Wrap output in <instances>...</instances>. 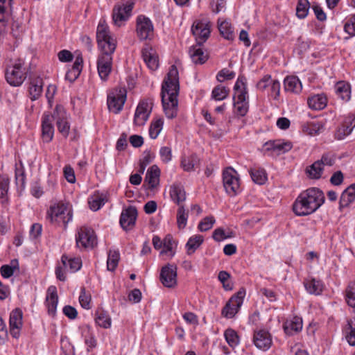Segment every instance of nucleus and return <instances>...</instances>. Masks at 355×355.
<instances>
[{"label":"nucleus","mask_w":355,"mask_h":355,"mask_svg":"<svg viewBox=\"0 0 355 355\" xmlns=\"http://www.w3.org/2000/svg\"><path fill=\"white\" fill-rule=\"evenodd\" d=\"M96 41L100 53L97 59V69L101 80H106L112 69V55L116 50V40L112 35L107 24H98Z\"/></svg>","instance_id":"f257e3e1"},{"label":"nucleus","mask_w":355,"mask_h":355,"mask_svg":"<svg viewBox=\"0 0 355 355\" xmlns=\"http://www.w3.org/2000/svg\"><path fill=\"white\" fill-rule=\"evenodd\" d=\"M179 89L178 71L175 65H172L162 83L161 92L163 108L168 119L177 116Z\"/></svg>","instance_id":"f03ea898"},{"label":"nucleus","mask_w":355,"mask_h":355,"mask_svg":"<svg viewBox=\"0 0 355 355\" xmlns=\"http://www.w3.org/2000/svg\"><path fill=\"white\" fill-rule=\"evenodd\" d=\"M324 202V193L318 188L312 187L302 191L293 205V211L298 216H309Z\"/></svg>","instance_id":"7ed1b4c3"},{"label":"nucleus","mask_w":355,"mask_h":355,"mask_svg":"<svg viewBox=\"0 0 355 355\" xmlns=\"http://www.w3.org/2000/svg\"><path fill=\"white\" fill-rule=\"evenodd\" d=\"M234 107L235 113L241 116H244L249 109L248 95L246 87L245 78L239 77L234 87Z\"/></svg>","instance_id":"20e7f679"},{"label":"nucleus","mask_w":355,"mask_h":355,"mask_svg":"<svg viewBox=\"0 0 355 355\" xmlns=\"http://www.w3.org/2000/svg\"><path fill=\"white\" fill-rule=\"evenodd\" d=\"M24 62L21 59L6 69V79L8 84L14 87L20 86L26 78L27 70L24 67Z\"/></svg>","instance_id":"39448f33"},{"label":"nucleus","mask_w":355,"mask_h":355,"mask_svg":"<svg viewBox=\"0 0 355 355\" xmlns=\"http://www.w3.org/2000/svg\"><path fill=\"white\" fill-rule=\"evenodd\" d=\"M48 218L51 223L60 224L64 226L71 220L72 214L68 209V205L63 202H58L50 207L47 212Z\"/></svg>","instance_id":"423d86ee"},{"label":"nucleus","mask_w":355,"mask_h":355,"mask_svg":"<svg viewBox=\"0 0 355 355\" xmlns=\"http://www.w3.org/2000/svg\"><path fill=\"white\" fill-rule=\"evenodd\" d=\"M127 91L125 87H116L112 89L107 96V106L110 111L119 113L126 101Z\"/></svg>","instance_id":"0eeeda50"},{"label":"nucleus","mask_w":355,"mask_h":355,"mask_svg":"<svg viewBox=\"0 0 355 355\" xmlns=\"http://www.w3.org/2000/svg\"><path fill=\"white\" fill-rule=\"evenodd\" d=\"M223 182L225 191L230 196H235L239 191V178L237 172L232 167H229L223 171Z\"/></svg>","instance_id":"6e6552de"},{"label":"nucleus","mask_w":355,"mask_h":355,"mask_svg":"<svg viewBox=\"0 0 355 355\" xmlns=\"http://www.w3.org/2000/svg\"><path fill=\"white\" fill-rule=\"evenodd\" d=\"M245 295V290L242 288L227 302L222 310V315L225 318H232L241 306Z\"/></svg>","instance_id":"1a4fd4ad"},{"label":"nucleus","mask_w":355,"mask_h":355,"mask_svg":"<svg viewBox=\"0 0 355 355\" xmlns=\"http://www.w3.org/2000/svg\"><path fill=\"white\" fill-rule=\"evenodd\" d=\"M76 239L78 248H93L97 244L94 230L86 227L80 228Z\"/></svg>","instance_id":"9d476101"},{"label":"nucleus","mask_w":355,"mask_h":355,"mask_svg":"<svg viewBox=\"0 0 355 355\" xmlns=\"http://www.w3.org/2000/svg\"><path fill=\"white\" fill-rule=\"evenodd\" d=\"M160 281L166 287H174L177 284V267L171 264L162 267L160 272Z\"/></svg>","instance_id":"9b49d317"},{"label":"nucleus","mask_w":355,"mask_h":355,"mask_svg":"<svg viewBox=\"0 0 355 355\" xmlns=\"http://www.w3.org/2000/svg\"><path fill=\"white\" fill-rule=\"evenodd\" d=\"M137 216V210L133 206L123 209L120 216V225L126 231L132 229L135 224Z\"/></svg>","instance_id":"f8f14e48"},{"label":"nucleus","mask_w":355,"mask_h":355,"mask_svg":"<svg viewBox=\"0 0 355 355\" xmlns=\"http://www.w3.org/2000/svg\"><path fill=\"white\" fill-rule=\"evenodd\" d=\"M151 110L152 107L150 106L147 101H140L135 113V125L138 126L144 125L148 119V117L151 113Z\"/></svg>","instance_id":"ddd939ff"},{"label":"nucleus","mask_w":355,"mask_h":355,"mask_svg":"<svg viewBox=\"0 0 355 355\" xmlns=\"http://www.w3.org/2000/svg\"><path fill=\"white\" fill-rule=\"evenodd\" d=\"M22 311L17 308L10 315L9 324L10 333L15 338H18L20 335V330L22 327Z\"/></svg>","instance_id":"4468645a"},{"label":"nucleus","mask_w":355,"mask_h":355,"mask_svg":"<svg viewBox=\"0 0 355 355\" xmlns=\"http://www.w3.org/2000/svg\"><path fill=\"white\" fill-rule=\"evenodd\" d=\"M253 342L255 346L263 351L268 350L272 345V338L270 333L264 329L254 331Z\"/></svg>","instance_id":"2eb2a0df"},{"label":"nucleus","mask_w":355,"mask_h":355,"mask_svg":"<svg viewBox=\"0 0 355 355\" xmlns=\"http://www.w3.org/2000/svg\"><path fill=\"white\" fill-rule=\"evenodd\" d=\"M134 4L135 3L132 1H128L125 5L115 6L112 12L114 22L128 20L131 15Z\"/></svg>","instance_id":"dca6fc26"},{"label":"nucleus","mask_w":355,"mask_h":355,"mask_svg":"<svg viewBox=\"0 0 355 355\" xmlns=\"http://www.w3.org/2000/svg\"><path fill=\"white\" fill-rule=\"evenodd\" d=\"M55 118V113L51 116L44 114L42 121V141L46 143L50 142L53 137L54 128L53 125V120Z\"/></svg>","instance_id":"f3484780"},{"label":"nucleus","mask_w":355,"mask_h":355,"mask_svg":"<svg viewBox=\"0 0 355 355\" xmlns=\"http://www.w3.org/2000/svg\"><path fill=\"white\" fill-rule=\"evenodd\" d=\"M141 55L144 62L151 71H155L159 67V58L155 51L148 45L141 50Z\"/></svg>","instance_id":"a211bd4d"},{"label":"nucleus","mask_w":355,"mask_h":355,"mask_svg":"<svg viewBox=\"0 0 355 355\" xmlns=\"http://www.w3.org/2000/svg\"><path fill=\"white\" fill-rule=\"evenodd\" d=\"M191 32L194 35L196 44L202 45L210 35L209 24H193Z\"/></svg>","instance_id":"6ab92c4d"},{"label":"nucleus","mask_w":355,"mask_h":355,"mask_svg":"<svg viewBox=\"0 0 355 355\" xmlns=\"http://www.w3.org/2000/svg\"><path fill=\"white\" fill-rule=\"evenodd\" d=\"M355 128V115L349 114L347 116L341 126L339 127L336 132V138L337 139H343L349 135Z\"/></svg>","instance_id":"aec40b11"},{"label":"nucleus","mask_w":355,"mask_h":355,"mask_svg":"<svg viewBox=\"0 0 355 355\" xmlns=\"http://www.w3.org/2000/svg\"><path fill=\"white\" fill-rule=\"evenodd\" d=\"M58 303V296L57 294V288L54 286H51L47 289L46 297V306L49 315L51 316L55 315Z\"/></svg>","instance_id":"412c9836"},{"label":"nucleus","mask_w":355,"mask_h":355,"mask_svg":"<svg viewBox=\"0 0 355 355\" xmlns=\"http://www.w3.org/2000/svg\"><path fill=\"white\" fill-rule=\"evenodd\" d=\"M55 117L57 119L56 123L59 132L64 136L67 137L69 132L70 125L67 121L66 112L63 110L58 107L56 108V114Z\"/></svg>","instance_id":"4be33fe9"},{"label":"nucleus","mask_w":355,"mask_h":355,"mask_svg":"<svg viewBox=\"0 0 355 355\" xmlns=\"http://www.w3.org/2000/svg\"><path fill=\"white\" fill-rule=\"evenodd\" d=\"M265 147L267 150H272L278 154H281L289 151L292 148L293 145L290 141L279 139L266 142Z\"/></svg>","instance_id":"5701e85b"},{"label":"nucleus","mask_w":355,"mask_h":355,"mask_svg":"<svg viewBox=\"0 0 355 355\" xmlns=\"http://www.w3.org/2000/svg\"><path fill=\"white\" fill-rule=\"evenodd\" d=\"M43 80L37 76L31 78L28 87V96L31 101H35L40 98L43 90Z\"/></svg>","instance_id":"b1692460"},{"label":"nucleus","mask_w":355,"mask_h":355,"mask_svg":"<svg viewBox=\"0 0 355 355\" xmlns=\"http://www.w3.org/2000/svg\"><path fill=\"white\" fill-rule=\"evenodd\" d=\"M202 45L196 44L189 48V53L192 62L196 64H202L208 59V55L205 53L202 49Z\"/></svg>","instance_id":"393cba45"},{"label":"nucleus","mask_w":355,"mask_h":355,"mask_svg":"<svg viewBox=\"0 0 355 355\" xmlns=\"http://www.w3.org/2000/svg\"><path fill=\"white\" fill-rule=\"evenodd\" d=\"M160 170L157 165L150 166L146 173L144 182L148 183V188L153 189L159 184Z\"/></svg>","instance_id":"a878e982"},{"label":"nucleus","mask_w":355,"mask_h":355,"mask_svg":"<svg viewBox=\"0 0 355 355\" xmlns=\"http://www.w3.org/2000/svg\"><path fill=\"white\" fill-rule=\"evenodd\" d=\"M307 103L311 110H323L327 104V98L323 94H318L311 96L307 99Z\"/></svg>","instance_id":"bb28decb"},{"label":"nucleus","mask_w":355,"mask_h":355,"mask_svg":"<svg viewBox=\"0 0 355 355\" xmlns=\"http://www.w3.org/2000/svg\"><path fill=\"white\" fill-rule=\"evenodd\" d=\"M355 200V183L349 185L341 194L340 209L349 206Z\"/></svg>","instance_id":"cd10ccee"},{"label":"nucleus","mask_w":355,"mask_h":355,"mask_svg":"<svg viewBox=\"0 0 355 355\" xmlns=\"http://www.w3.org/2000/svg\"><path fill=\"white\" fill-rule=\"evenodd\" d=\"M284 89L286 92L299 94L302 89V85L297 76H287L284 81Z\"/></svg>","instance_id":"c85d7f7f"},{"label":"nucleus","mask_w":355,"mask_h":355,"mask_svg":"<svg viewBox=\"0 0 355 355\" xmlns=\"http://www.w3.org/2000/svg\"><path fill=\"white\" fill-rule=\"evenodd\" d=\"M83 58L80 54H77L76 56V60L71 67L66 73V79L71 82L75 80L82 71L83 68Z\"/></svg>","instance_id":"c756f323"},{"label":"nucleus","mask_w":355,"mask_h":355,"mask_svg":"<svg viewBox=\"0 0 355 355\" xmlns=\"http://www.w3.org/2000/svg\"><path fill=\"white\" fill-rule=\"evenodd\" d=\"M137 33L141 40H152L154 37L153 24H137Z\"/></svg>","instance_id":"7c9ffc66"},{"label":"nucleus","mask_w":355,"mask_h":355,"mask_svg":"<svg viewBox=\"0 0 355 355\" xmlns=\"http://www.w3.org/2000/svg\"><path fill=\"white\" fill-rule=\"evenodd\" d=\"M302 328V321L301 318L295 317L291 320H287L284 324V329L286 334L293 335L299 332Z\"/></svg>","instance_id":"2f4dec72"},{"label":"nucleus","mask_w":355,"mask_h":355,"mask_svg":"<svg viewBox=\"0 0 355 355\" xmlns=\"http://www.w3.org/2000/svg\"><path fill=\"white\" fill-rule=\"evenodd\" d=\"M181 165L186 171H194L200 165V159L195 155H191L182 158Z\"/></svg>","instance_id":"473e14b6"},{"label":"nucleus","mask_w":355,"mask_h":355,"mask_svg":"<svg viewBox=\"0 0 355 355\" xmlns=\"http://www.w3.org/2000/svg\"><path fill=\"white\" fill-rule=\"evenodd\" d=\"M170 196L173 202L179 206L186 200V193L180 185L173 184L170 189Z\"/></svg>","instance_id":"72a5a7b5"},{"label":"nucleus","mask_w":355,"mask_h":355,"mask_svg":"<svg viewBox=\"0 0 355 355\" xmlns=\"http://www.w3.org/2000/svg\"><path fill=\"white\" fill-rule=\"evenodd\" d=\"M336 93L344 101H348L351 98V87L345 82H338L335 86Z\"/></svg>","instance_id":"f704fd0d"},{"label":"nucleus","mask_w":355,"mask_h":355,"mask_svg":"<svg viewBox=\"0 0 355 355\" xmlns=\"http://www.w3.org/2000/svg\"><path fill=\"white\" fill-rule=\"evenodd\" d=\"M324 123L320 121H312L303 125V131L309 135H319L324 131Z\"/></svg>","instance_id":"c9c22d12"},{"label":"nucleus","mask_w":355,"mask_h":355,"mask_svg":"<svg viewBox=\"0 0 355 355\" xmlns=\"http://www.w3.org/2000/svg\"><path fill=\"white\" fill-rule=\"evenodd\" d=\"M176 245L173 236L171 234H167L163 240L162 247L164 249L160 252V254H168L171 257H173L175 253L174 247Z\"/></svg>","instance_id":"e433bc0d"},{"label":"nucleus","mask_w":355,"mask_h":355,"mask_svg":"<svg viewBox=\"0 0 355 355\" xmlns=\"http://www.w3.org/2000/svg\"><path fill=\"white\" fill-rule=\"evenodd\" d=\"M304 286L310 294L314 295H320L323 289L322 282L314 278L306 280L304 282Z\"/></svg>","instance_id":"4c0bfd02"},{"label":"nucleus","mask_w":355,"mask_h":355,"mask_svg":"<svg viewBox=\"0 0 355 355\" xmlns=\"http://www.w3.org/2000/svg\"><path fill=\"white\" fill-rule=\"evenodd\" d=\"M63 266L68 268L71 272L78 271L82 265L80 259L79 258H69L66 255H62L61 259Z\"/></svg>","instance_id":"58836bf2"},{"label":"nucleus","mask_w":355,"mask_h":355,"mask_svg":"<svg viewBox=\"0 0 355 355\" xmlns=\"http://www.w3.org/2000/svg\"><path fill=\"white\" fill-rule=\"evenodd\" d=\"M251 178L258 184H263L267 180V175L263 168L253 167L249 171Z\"/></svg>","instance_id":"ea45409f"},{"label":"nucleus","mask_w":355,"mask_h":355,"mask_svg":"<svg viewBox=\"0 0 355 355\" xmlns=\"http://www.w3.org/2000/svg\"><path fill=\"white\" fill-rule=\"evenodd\" d=\"M204 239L202 235H194L190 237L186 244L188 254H191L201 245Z\"/></svg>","instance_id":"a19ab883"},{"label":"nucleus","mask_w":355,"mask_h":355,"mask_svg":"<svg viewBox=\"0 0 355 355\" xmlns=\"http://www.w3.org/2000/svg\"><path fill=\"white\" fill-rule=\"evenodd\" d=\"M16 270H19V263L17 259H13L10 265H3L0 268L1 275L4 278H9Z\"/></svg>","instance_id":"79ce46f5"},{"label":"nucleus","mask_w":355,"mask_h":355,"mask_svg":"<svg viewBox=\"0 0 355 355\" xmlns=\"http://www.w3.org/2000/svg\"><path fill=\"white\" fill-rule=\"evenodd\" d=\"M311 8V5L309 0H298L296 6V15L300 19H304L308 13L309 8Z\"/></svg>","instance_id":"37998d69"},{"label":"nucleus","mask_w":355,"mask_h":355,"mask_svg":"<svg viewBox=\"0 0 355 355\" xmlns=\"http://www.w3.org/2000/svg\"><path fill=\"white\" fill-rule=\"evenodd\" d=\"M89 207L93 211L98 210L105 202L103 195L94 194L89 199Z\"/></svg>","instance_id":"c03bdc74"},{"label":"nucleus","mask_w":355,"mask_h":355,"mask_svg":"<svg viewBox=\"0 0 355 355\" xmlns=\"http://www.w3.org/2000/svg\"><path fill=\"white\" fill-rule=\"evenodd\" d=\"M164 121L162 119H157L151 122L149 128V136L151 139H156L163 128Z\"/></svg>","instance_id":"a18cd8bd"},{"label":"nucleus","mask_w":355,"mask_h":355,"mask_svg":"<svg viewBox=\"0 0 355 355\" xmlns=\"http://www.w3.org/2000/svg\"><path fill=\"white\" fill-rule=\"evenodd\" d=\"M345 300L347 304L355 307V282H350L345 289Z\"/></svg>","instance_id":"49530a36"},{"label":"nucleus","mask_w":355,"mask_h":355,"mask_svg":"<svg viewBox=\"0 0 355 355\" xmlns=\"http://www.w3.org/2000/svg\"><path fill=\"white\" fill-rule=\"evenodd\" d=\"M230 90L222 85L216 86L211 92V97L215 101H222L226 98Z\"/></svg>","instance_id":"de8ad7c7"},{"label":"nucleus","mask_w":355,"mask_h":355,"mask_svg":"<svg viewBox=\"0 0 355 355\" xmlns=\"http://www.w3.org/2000/svg\"><path fill=\"white\" fill-rule=\"evenodd\" d=\"M220 35L226 40H232L234 38V33L231 24H218Z\"/></svg>","instance_id":"09e8293b"},{"label":"nucleus","mask_w":355,"mask_h":355,"mask_svg":"<svg viewBox=\"0 0 355 355\" xmlns=\"http://www.w3.org/2000/svg\"><path fill=\"white\" fill-rule=\"evenodd\" d=\"M119 252L116 250H110L107 261V270L113 271L116 268L119 260Z\"/></svg>","instance_id":"8fccbe9b"},{"label":"nucleus","mask_w":355,"mask_h":355,"mask_svg":"<svg viewBox=\"0 0 355 355\" xmlns=\"http://www.w3.org/2000/svg\"><path fill=\"white\" fill-rule=\"evenodd\" d=\"M188 212L184 209L183 205H180L177 212V224L179 229H184L187 225Z\"/></svg>","instance_id":"3c124183"},{"label":"nucleus","mask_w":355,"mask_h":355,"mask_svg":"<svg viewBox=\"0 0 355 355\" xmlns=\"http://www.w3.org/2000/svg\"><path fill=\"white\" fill-rule=\"evenodd\" d=\"M225 340L231 347H235L239 343V336L232 329H227L224 334Z\"/></svg>","instance_id":"603ef678"},{"label":"nucleus","mask_w":355,"mask_h":355,"mask_svg":"<svg viewBox=\"0 0 355 355\" xmlns=\"http://www.w3.org/2000/svg\"><path fill=\"white\" fill-rule=\"evenodd\" d=\"M323 171V167L321 163L318 161L315 162L307 169V173L311 178L318 179L321 177Z\"/></svg>","instance_id":"864d4df0"},{"label":"nucleus","mask_w":355,"mask_h":355,"mask_svg":"<svg viewBox=\"0 0 355 355\" xmlns=\"http://www.w3.org/2000/svg\"><path fill=\"white\" fill-rule=\"evenodd\" d=\"M230 274L227 271L222 270L218 273V280L223 284V287L225 291H232L233 289V284L230 282Z\"/></svg>","instance_id":"5fc2aeb1"},{"label":"nucleus","mask_w":355,"mask_h":355,"mask_svg":"<svg viewBox=\"0 0 355 355\" xmlns=\"http://www.w3.org/2000/svg\"><path fill=\"white\" fill-rule=\"evenodd\" d=\"M215 223L214 217L209 216L203 218L202 221L198 224V229L200 232H206L212 228Z\"/></svg>","instance_id":"6e6d98bb"},{"label":"nucleus","mask_w":355,"mask_h":355,"mask_svg":"<svg viewBox=\"0 0 355 355\" xmlns=\"http://www.w3.org/2000/svg\"><path fill=\"white\" fill-rule=\"evenodd\" d=\"M12 0H0V22L9 21L6 12L7 6H11Z\"/></svg>","instance_id":"4d7b16f0"},{"label":"nucleus","mask_w":355,"mask_h":355,"mask_svg":"<svg viewBox=\"0 0 355 355\" xmlns=\"http://www.w3.org/2000/svg\"><path fill=\"white\" fill-rule=\"evenodd\" d=\"M96 324L103 328H108L111 325V319L105 313L101 312L96 318Z\"/></svg>","instance_id":"13d9d810"},{"label":"nucleus","mask_w":355,"mask_h":355,"mask_svg":"<svg viewBox=\"0 0 355 355\" xmlns=\"http://www.w3.org/2000/svg\"><path fill=\"white\" fill-rule=\"evenodd\" d=\"M270 91V96L274 99H277L279 96L280 93V83L278 80L276 79H271L270 83L269 85Z\"/></svg>","instance_id":"bf43d9fd"},{"label":"nucleus","mask_w":355,"mask_h":355,"mask_svg":"<svg viewBox=\"0 0 355 355\" xmlns=\"http://www.w3.org/2000/svg\"><path fill=\"white\" fill-rule=\"evenodd\" d=\"M311 8L318 20L323 21L326 19V13L324 12L322 8L318 3L313 2L311 4Z\"/></svg>","instance_id":"052dcab7"},{"label":"nucleus","mask_w":355,"mask_h":355,"mask_svg":"<svg viewBox=\"0 0 355 355\" xmlns=\"http://www.w3.org/2000/svg\"><path fill=\"white\" fill-rule=\"evenodd\" d=\"M91 296L87 294L85 288H81L79 296V302L83 308L89 309L90 308Z\"/></svg>","instance_id":"680f3d73"},{"label":"nucleus","mask_w":355,"mask_h":355,"mask_svg":"<svg viewBox=\"0 0 355 355\" xmlns=\"http://www.w3.org/2000/svg\"><path fill=\"white\" fill-rule=\"evenodd\" d=\"M348 325L350 331L346 336V339L350 345L355 346V321H349Z\"/></svg>","instance_id":"e2e57ef3"},{"label":"nucleus","mask_w":355,"mask_h":355,"mask_svg":"<svg viewBox=\"0 0 355 355\" xmlns=\"http://www.w3.org/2000/svg\"><path fill=\"white\" fill-rule=\"evenodd\" d=\"M235 76V73L227 69H223L220 70L217 74L216 78L218 81L223 82L224 80H231Z\"/></svg>","instance_id":"0e129e2a"},{"label":"nucleus","mask_w":355,"mask_h":355,"mask_svg":"<svg viewBox=\"0 0 355 355\" xmlns=\"http://www.w3.org/2000/svg\"><path fill=\"white\" fill-rule=\"evenodd\" d=\"M159 155L162 160L165 162H169L172 159L171 148L168 146H163L160 148Z\"/></svg>","instance_id":"69168bd1"},{"label":"nucleus","mask_w":355,"mask_h":355,"mask_svg":"<svg viewBox=\"0 0 355 355\" xmlns=\"http://www.w3.org/2000/svg\"><path fill=\"white\" fill-rule=\"evenodd\" d=\"M152 157L149 152L145 153L143 158L140 160L139 172L144 173L146 167L152 162Z\"/></svg>","instance_id":"338daca9"},{"label":"nucleus","mask_w":355,"mask_h":355,"mask_svg":"<svg viewBox=\"0 0 355 355\" xmlns=\"http://www.w3.org/2000/svg\"><path fill=\"white\" fill-rule=\"evenodd\" d=\"M321 163L322 167L324 166H332L335 162V157L332 153H327L324 154L320 160H318Z\"/></svg>","instance_id":"774afa93"}]
</instances>
